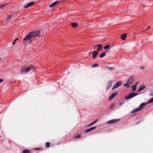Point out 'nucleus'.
Wrapping results in <instances>:
<instances>
[{
    "mask_svg": "<svg viewBox=\"0 0 153 153\" xmlns=\"http://www.w3.org/2000/svg\"><path fill=\"white\" fill-rule=\"evenodd\" d=\"M139 111L138 109V108H135V109H134L133 110L131 111V114H134L136 112H137V111Z\"/></svg>",
    "mask_w": 153,
    "mask_h": 153,
    "instance_id": "obj_17",
    "label": "nucleus"
},
{
    "mask_svg": "<svg viewBox=\"0 0 153 153\" xmlns=\"http://www.w3.org/2000/svg\"><path fill=\"white\" fill-rule=\"evenodd\" d=\"M146 105V103H142L139 106V108H137L139 111L141 110L143 108V107Z\"/></svg>",
    "mask_w": 153,
    "mask_h": 153,
    "instance_id": "obj_9",
    "label": "nucleus"
},
{
    "mask_svg": "<svg viewBox=\"0 0 153 153\" xmlns=\"http://www.w3.org/2000/svg\"><path fill=\"white\" fill-rule=\"evenodd\" d=\"M144 68L143 67H141L140 68V69L141 70H143L144 69Z\"/></svg>",
    "mask_w": 153,
    "mask_h": 153,
    "instance_id": "obj_38",
    "label": "nucleus"
},
{
    "mask_svg": "<svg viewBox=\"0 0 153 153\" xmlns=\"http://www.w3.org/2000/svg\"><path fill=\"white\" fill-rule=\"evenodd\" d=\"M50 143L49 142H47L46 143V146L47 148H49L50 147Z\"/></svg>",
    "mask_w": 153,
    "mask_h": 153,
    "instance_id": "obj_25",
    "label": "nucleus"
},
{
    "mask_svg": "<svg viewBox=\"0 0 153 153\" xmlns=\"http://www.w3.org/2000/svg\"><path fill=\"white\" fill-rule=\"evenodd\" d=\"M138 84L137 82H136L134 85L132 87V89L133 91H134L136 88V86Z\"/></svg>",
    "mask_w": 153,
    "mask_h": 153,
    "instance_id": "obj_15",
    "label": "nucleus"
},
{
    "mask_svg": "<svg viewBox=\"0 0 153 153\" xmlns=\"http://www.w3.org/2000/svg\"><path fill=\"white\" fill-rule=\"evenodd\" d=\"M71 25L74 28H76V27H77L78 25L76 23H71Z\"/></svg>",
    "mask_w": 153,
    "mask_h": 153,
    "instance_id": "obj_18",
    "label": "nucleus"
},
{
    "mask_svg": "<svg viewBox=\"0 0 153 153\" xmlns=\"http://www.w3.org/2000/svg\"><path fill=\"white\" fill-rule=\"evenodd\" d=\"M134 81V79L133 77H131L128 80L127 82L129 84H131Z\"/></svg>",
    "mask_w": 153,
    "mask_h": 153,
    "instance_id": "obj_13",
    "label": "nucleus"
},
{
    "mask_svg": "<svg viewBox=\"0 0 153 153\" xmlns=\"http://www.w3.org/2000/svg\"><path fill=\"white\" fill-rule=\"evenodd\" d=\"M122 83L121 82H116L113 87L112 88V90L115 89L119 86H121L122 84Z\"/></svg>",
    "mask_w": 153,
    "mask_h": 153,
    "instance_id": "obj_5",
    "label": "nucleus"
},
{
    "mask_svg": "<svg viewBox=\"0 0 153 153\" xmlns=\"http://www.w3.org/2000/svg\"><path fill=\"white\" fill-rule=\"evenodd\" d=\"M36 69V68L34 67V68L33 69L35 70V69Z\"/></svg>",
    "mask_w": 153,
    "mask_h": 153,
    "instance_id": "obj_41",
    "label": "nucleus"
},
{
    "mask_svg": "<svg viewBox=\"0 0 153 153\" xmlns=\"http://www.w3.org/2000/svg\"><path fill=\"white\" fill-rule=\"evenodd\" d=\"M118 120L113 119L109 120L107 122V124H113L116 123L117 121H118Z\"/></svg>",
    "mask_w": 153,
    "mask_h": 153,
    "instance_id": "obj_7",
    "label": "nucleus"
},
{
    "mask_svg": "<svg viewBox=\"0 0 153 153\" xmlns=\"http://www.w3.org/2000/svg\"><path fill=\"white\" fill-rule=\"evenodd\" d=\"M118 94L117 92H115L109 98V100L111 101L112 100L116 95Z\"/></svg>",
    "mask_w": 153,
    "mask_h": 153,
    "instance_id": "obj_8",
    "label": "nucleus"
},
{
    "mask_svg": "<svg viewBox=\"0 0 153 153\" xmlns=\"http://www.w3.org/2000/svg\"><path fill=\"white\" fill-rule=\"evenodd\" d=\"M105 52H103L102 53L100 56V58H102L104 57L105 56Z\"/></svg>",
    "mask_w": 153,
    "mask_h": 153,
    "instance_id": "obj_21",
    "label": "nucleus"
},
{
    "mask_svg": "<svg viewBox=\"0 0 153 153\" xmlns=\"http://www.w3.org/2000/svg\"><path fill=\"white\" fill-rule=\"evenodd\" d=\"M138 94L135 93H133L131 94H130L127 95L126 96L125 98V99H128L133 98V97L137 95Z\"/></svg>",
    "mask_w": 153,
    "mask_h": 153,
    "instance_id": "obj_3",
    "label": "nucleus"
},
{
    "mask_svg": "<svg viewBox=\"0 0 153 153\" xmlns=\"http://www.w3.org/2000/svg\"><path fill=\"white\" fill-rule=\"evenodd\" d=\"M34 2H32L29 4H26L25 5V6L24 7V8H26L28 7L31 6L32 5H34Z\"/></svg>",
    "mask_w": 153,
    "mask_h": 153,
    "instance_id": "obj_12",
    "label": "nucleus"
},
{
    "mask_svg": "<svg viewBox=\"0 0 153 153\" xmlns=\"http://www.w3.org/2000/svg\"><path fill=\"white\" fill-rule=\"evenodd\" d=\"M3 81V79H0V82H1Z\"/></svg>",
    "mask_w": 153,
    "mask_h": 153,
    "instance_id": "obj_37",
    "label": "nucleus"
},
{
    "mask_svg": "<svg viewBox=\"0 0 153 153\" xmlns=\"http://www.w3.org/2000/svg\"><path fill=\"white\" fill-rule=\"evenodd\" d=\"M96 128H97L96 127L94 126V127H91V128H89V129L90 131H92L94 129H95Z\"/></svg>",
    "mask_w": 153,
    "mask_h": 153,
    "instance_id": "obj_27",
    "label": "nucleus"
},
{
    "mask_svg": "<svg viewBox=\"0 0 153 153\" xmlns=\"http://www.w3.org/2000/svg\"><path fill=\"white\" fill-rule=\"evenodd\" d=\"M109 47V45H108L105 46L104 48V49H107Z\"/></svg>",
    "mask_w": 153,
    "mask_h": 153,
    "instance_id": "obj_30",
    "label": "nucleus"
},
{
    "mask_svg": "<svg viewBox=\"0 0 153 153\" xmlns=\"http://www.w3.org/2000/svg\"><path fill=\"white\" fill-rule=\"evenodd\" d=\"M33 68L32 65H30L29 67L26 68L25 69H23V68H21V72L22 73H27L28 72L30 71Z\"/></svg>",
    "mask_w": 153,
    "mask_h": 153,
    "instance_id": "obj_2",
    "label": "nucleus"
},
{
    "mask_svg": "<svg viewBox=\"0 0 153 153\" xmlns=\"http://www.w3.org/2000/svg\"><path fill=\"white\" fill-rule=\"evenodd\" d=\"M1 59H0V61H1Z\"/></svg>",
    "mask_w": 153,
    "mask_h": 153,
    "instance_id": "obj_43",
    "label": "nucleus"
},
{
    "mask_svg": "<svg viewBox=\"0 0 153 153\" xmlns=\"http://www.w3.org/2000/svg\"><path fill=\"white\" fill-rule=\"evenodd\" d=\"M97 46L98 47V48L97 49V51L99 52L103 49V46L101 44H98L97 45Z\"/></svg>",
    "mask_w": 153,
    "mask_h": 153,
    "instance_id": "obj_10",
    "label": "nucleus"
},
{
    "mask_svg": "<svg viewBox=\"0 0 153 153\" xmlns=\"http://www.w3.org/2000/svg\"><path fill=\"white\" fill-rule=\"evenodd\" d=\"M91 131H90L89 128L87 129L85 131V133H88L89 132H90Z\"/></svg>",
    "mask_w": 153,
    "mask_h": 153,
    "instance_id": "obj_31",
    "label": "nucleus"
},
{
    "mask_svg": "<svg viewBox=\"0 0 153 153\" xmlns=\"http://www.w3.org/2000/svg\"><path fill=\"white\" fill-rule=\"evenodd\" d=\"M115 105V104L114 103H111L110 105V108H114Z\"/></svg>",
    "mask_w": 153,
    "mask_h": 153,
    "instance_id": "obj_22",
    "label": "nucleus"
},
{
    "mask_svg": "<svg viewBox=\"0 0 153 153\" xmlns=\"http://www.w3.org/2000/svg\"><path fill=\"white\" fill-rule=\"evenodd\" d=\"M123 104V102H120V104H119V105H121L122 104Z\"/></svg>",
    "mask_w": 153,
    "mask_h": 153,
    "instance_id": "obj_39",
    "label": "nucleus"
},
{
    "mask_svg": "<svg viewBox=\"0 0 153 153\" xmlns=\"http://www.w3.org/2000/svg\"><path fill=\"white\" fill-rule=\"evenodd\" d=\"M6 6V4H4L0 6V9L3 8Z\"/></svg>",
    "mask_w": 153,
    "mask_h": 153,
    "instance_id": "obj_32",
    "label": "nucleus"
},
{
    "mask_svg": "<svg viewBox=\"0 0 153 153\" xmlns=\"http://www.w3.org/2000/svg\"><path fill=\"white\" fill-rule=\"evenodd\" d=\"M107 69L110 70H112L113 69V68L111 67H108Z\"/></svg>",
    "mask_w": 153,
    "mask_h": 153,
    "instance_id": "obj_34",
    "label": "nucleus"
},
{
    "mask_svg": "<svg viewBox=\"0 0 153 153\" xmlns=\"http://www.w3.org/2000/svg\"><path fill=\"white\" fill-rule=\"evenodd\" d=\"M11 15L8 16L7 17V20H9V19H11Z\"/></svg>",
    "mask_w": 153,
    "mask_h": 153,
    "instance_id": "obj_35",
    "label": "nucleus"
},
{
    "mask_svg": "<svg viewBox=\"0 0 153 153\" xmlns=\"http://www.w3.org/2000/svg\"><path fill=\"white\" fill-rule=\"evenodd\" d=\"M146 88V87L144 86H143L142 87H140L139 88L138 90L137 91V92H139L144 89Z\"/></svg>",
    "mask_w": 153,
    "mask_h": 153,
    "instance_id": "obj_16",
    "label": "nucleus"
},
{
    "mask_svg": "<svg viewBox=\"0 0 153 153\" xmlns=\"http://www.w3.org/2000/svg\"><path fill=\"white\" fill-rule=\"evenodd\" d=\"M40 35L39 31L38 30L36 31L31 32L27 34L24 38L23 41L30 40L29 44H31L33 40L36 37H39Z\"/></svg>",
    "mask_w": 153,
    "mask_h": 153,
    "instance_id": "obj_1",
    "label": "nucleus"
},
{
    "mask_svg": "<svg viewBox=\"0 0 153 153\" xmlns=\"http://www.w3.org/2000/svg\"><path fill=\"white\" fill-rule=\"evenodd\" d=\"M98 66H99V65L97 63H96V64H94L92 66V67L93 68H94V67H97Z\"/></svg>",
    "mask_w": 153,
    "mask_h": 153,
    "instance_id": "obj_26",
    "label": "nucleus"
},
{
    "mask_svg": "<svg viewBox=\"0 0 153 153\" xmlns=\"http://www.w3.org/2000/svg\"><path fill=\"white\" fill-rule=\"evenodd\" d=\"M127 35L126 34H122L121 36V39L123 40H124L126 39Z\"/></svg>",
    "mask_w": 153,
    "mask_h": 153,
    "instance_id": "obj_14",
    "label": "nucleus"
},
{
    "mask_svg": "<svg viewBox=\"0 0 153 153\" xmlns=\"http://www.w3.org/2000/svg\"><path fill=\"white\" fill-rule=\"evenodd\" d=\"M18 38H16L14 40L13 42V43H12V45H14L15 44H16V42L18 40Z\"/></svg>",
    "mask_w": 153,
    "mask_h": 153,
    "instance_id": "obj_23",
    "label": "nucleus"
},
{
    "mask_svg": "<svg viewBox=\"0 0 153 153\" xmlns=\"http://www.w3.org/2000/svg\"><path fill=\"white\" fill-rule=\"evenodd\" d=\"M22 153H30V151L29 149H26L23 150Z\"/></svg>",
    "mask_w": 153,
    "mask_h": 153,
    "instance_id": "obj_19",
    "label": "nucleus"
},
{
    "mask_svg": "<svg viewBox=\"0 0 153 153\" xmlns=\"http://www.w3.org/2000/svg\"><path fill=\"white\" fill-rule=\"evenodd\" d=\"M94 47H97V45H94Z\"/></svg>",
    "mask_w": 153,
    "mask_h": 153,
    "instance_id": "obj_42",
    "label": "nucleus"
},
{
    "mask_svg": "<svg viewBox=\"0 0 153 153\" xmlns=\"http://www.w3.org/2000/svg\"><path fill=\"white\" fill-rule=\"evenodd\" d=\"M112 83V82L111 80L109 81L107 83L106 86V90H108L111 86Z\"/></svg>",
    "mask_w": 153,
    "mask_h": 153,
    "instance_id": "obj_6",
    "label": "nucleus"
},
{
    "mask_svg": "<svg viewBox=\"0 0 153 153\" xmlns=\"http://www.w3.org/2000/svg\"><path fill=\"white\" fill-rule=\"evenodd\" d=\"M137 33H135V34H136V35H137Z\"/></svg>",
    "mask_w": 153,
    "mask_h": 153,
    "instance_id": "obj_44",
    "label": "nucleus"
},
{
    "mask_svg": "<svg viewBox=\"0 0 153 153\" xmlns=\"http://www.w3.org/2000/svg\"><path fill=\"white\" fill-rule=\"evenodd\" d=\"M97 121H98V120L97 119H96V120L95 121H94V122H93V123H91L89 125H88L87 126V127H89V126H92L94 124H95L97 122Z\"/></svg>",
    "mask_w": 153,
    "mask_h": 153,
    "instance_id": "obj_24",
    "label": "nucleus"
},
{
    "mask_svg": "<svg viewBox=\"0 0 153 153\" xmlns=\"http://www.w3.org/2000/svg\"><path fill=\"white\" fill-rule=\"evenodd\" d=\"M93 56V59H95L96 57V56L98 54V53L97 51H94L92 52Z\"/></svg>",
    "mask_w": 153,
    "mask_h": 153,
    "instance_id": "obj_11",
    "label": "nucleus"
},
{
    "mask_svg": "<svg viewBox=\"0 0 153 153\" xmlns=\"http://www.w3.org/2000/svg\"><path fill=\"white\" fill-rule=\"evenodd\" d=\"M66 0H62L59 1H56V2H54L53 3H52V4H51V5H50L49 7H51L54 6H55L57 4L59 3H64L65 1Z\"/></svg>",
    "mask_w": 153,
    "mask_h": 153,
    "instance_id": "obj_4",
    "label": "nucleus"
},
{
    "mask_svg": "<svg viewBox=\"0 0 153 153\" xmlns=\"http://www.w3.org/2000/svg\"><path fill=\"white\" fill-rule=\"evenodd\" d=\"M152 102H153V97L150 99L148 102V103H149Z\"/></svg>",
    "mask_w": 153,
    "mask_h": 153,
    "instance_id": "obj_28",
    "label": "nucleus"
},
{
    "mask_svg": "<svg viewBox=\"0 0 153 153\" xmlns=\"http://www.w3.org/2000/svg\"><path fill=\"white\" fill-rule=\"evenodd\" d=\"M40 149V148H36V150H39Z\"/></svg>",
    "mask_w": 153,
    "mask_h": 153,
    "instance_id": "obj_40",
    "label": "nucleus"
},
{
    "mask_svg": "<svg viewBox=\"0 0 153 153\" xmlns=\"http://www.w3.org/2000/svg\"><path fill=\"white\" fill-rule=\"evenodd\" d=\"M129 84L127 82V83L124 84H123V85L125 86H127V87L128 88L129 87Z\"/></svg>",
    "mask_w": 153,
    "mask_h": 153,
    "instance_id": "obj_29",
    "label": "nucleus"
},
{
    "mask_svg": "<svg viewBox=\"0 0 153 153\" xmlns=\"http://www.w3.org/2000/svg\"><path fill=\"white\" fill-rule=\"evenodd\" d=\"M150 95L151 96H153V89L151 90Z\"/></svg>",
    "mask_w": 153,
    "mask_h": 153,
    "instance_id": "obj_33",
    "label": "nucleus"
},
{
    "mask_svg": "<svg viewBox=\"0 0 153 153\" xmlns=\"http://www.w3.org/2000/svg\"><path fill=\"white\" fill-rule=\"evenodd\" d=\"M150 28V26H148V28H147V29L146 30H145V31H146V30H148V29H149Z\"/></svg>",
    "mask_w": 153,
    "mask_h": 153,
    "instance_id": "obj_36",
    "label": "nucleus"
},
{
    "mask_svg": "<svg viewBox=\"0 0 153 153\" xmlns=\"http://www.w3.org/2000/svg\"><path fill=\"white\" fill-rule=\"evenodd\" d=\"M81 136L82 135L81 134H79L76 135V136L75 137V138L76 139L80 138H81Z\"/></svg>",
    "mask_w": 153,
    "mask_h": 153,
    "instance_id": "obj_20",
    "label": "nucleus"
}]
</instances>
